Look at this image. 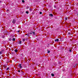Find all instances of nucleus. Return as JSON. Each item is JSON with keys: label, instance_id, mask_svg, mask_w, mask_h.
<instances>
[{"label": "nucleus", "instance_id": "nucleus-1", "mask_svg": "<svg viewBox=\"0 0 78 78\" xmlns=\"http://www.w3.org/2000/svg\"><path fill=\"white\" fill-rule=\"evenodd\" d=\"M32 33H29L28 34H26V36H27V37H29V36H30V34H32Z\"/></svg>", "mask_w": 78, "mask_h": 78}, {"label": "nucleus", "instance_id": "nucleus-2", "mask_svg": "<svg viewBox=\"0 0 78 78\" xmlns=\"http://www.w3.org/2000/svg\"><path fill=\"white\" fill-rule=\"evenodd\" d=\"M49 16L50 17H53V15L52 14H49Z\"/></svg>", "mask_w": 78, "mask_h": 78}, {"label": "nucleus", "instance_id": "nucleus-3", "mask_svg": "<svg viewBox=\"0 0 78 78\" xmlns=\"http://www.w3.org/2000/svg\"><path fill=\"white\" fill-rule=\"evenodd\" d=\"M19 67L20 68V69H22V66L21 65V64H19Z\"/></svg>", "mask_w": 78, "mask_h": 78}, {"label": "nucleus", "instance_id": "nucleus-4", "mask_svg": "<svg viewBox=\"0 0 78 78\" xmlns=\"http://www.w3.org/2000/svg\"><path fill=\"white\" fill-rule=\"evenodd\" d=\"M58 41H59V39H57L55 40V42H58Z\"/></svg>", "mask_w": 78, "mask_h": 78}, {"label": "nucleus", "instance_id": "nucleus-5", "mask_svg": "<svg viewBox=\"0 0 78 78\" xmlns=\"http://www.w3.org/2000/svg\"><path fill=\"white\" fill-rule=\"evenodd\" d=\"M12 23H16V20H14L12 21Z\"/></svg>", "mask_w": 78, "mask_h": 78}, {"label": "nucleus", "instance_id": "nucleus-6", "mask_svg": "<svg viewBox=\"0 0 78 78\" xmlns=\"http://www.w3.org/2000/svg\"><path fill=\"white\" fill-rule=\"evenodd\" d=\"M51 75L52 76H55V75H54V74L53 73L51 74Z\"/></svg>", "mask_w": 78, "mask_h": 78}, {"label": "nucleus", "instance_id": "nucleus-7", "mask_svg": "<svg viewBox=\"0 0 78 78\" xmlns=\"http://www.w3.org/2000/svg\"><path fill=\"white\" fill-rule=\"evenodd\" d=\"M15 52H17V49H15L14 50Z\"/></svg>", "mask_w": 78, "mask_h": 78}, {"label": "nucleus", "instance_id": "nucleus-8", "mask_svg": "<svg viewBox=\"0 0 78 78\" xmlns=\"http://www.w3.org/2000/svg\"><path fill=\"white\" fill-rule=\"evenodd\" d=\"M22 2L23 3H25V1H24V0H22Z\"/></svg>", "mask_w": 78, "mask_h": 78}, {"label": "nucleus", "instance_id": "nucleus-9", "mask_svg": "<svg viewBox=\"0 0 78 78\" xmlns=\"http://www.w3.org/2000/svg\"><path fill=\"white\" fill-rule=\"evenodd\" d=\"M12 41H15V38H13L12 39Z\"/></svg>", "mask_w": 78, "mask_h": 78}, {"label": "nucleus", "instance_id": "nucleus-10", "mask_svg": "<svg viewBox=\"0 0 78 78\" xmlns=\"http://www.w3.org/2000/svg\"><path fill=\"white\" fill-rule=\"evenodd\" d=\"M67 20V17L65 18V20Z\"/></svg>", "mask_w": 78, "mask_h": 78}, {"label": "nucleus", "instance_id": "nucleus-11", "mask_svg": "<svg viewBox=\"0 0 78 78\" xmlns=\"http://www.w3.org/2000/svg\"><path fill=\"white\" fill-rule=\"evenodd\" d=\"M9 70V68H7L6 69V70Z\"/></svg>", "mask_w": 78, "mask_h": 78}, {"label": "nucleus", "instance_id": "nucleus-12", "mask_svg": "<svg viewBox=\"0 0 78 78\" xmlns=\"http://www.w3.org/2000/svg\"><path fill=\"white\" fill-rule=\"evenodd\" d=\"M26 14H28V11H26Z\"/></svg>", "mask_w": 78, "mask_h": 78}, {"label": "nucleus", "instance_id": "nucleus-13", "mask_svg": "<svg viewBox=\"0 0 78 78\" xmlns=\"http://www.w3.org/2000/svg\"><path fill=\"white\" fill-rule=\"evenodd\" d=\"M21 43H22V41H20L19 42V44H21Z\"/></svg>", "mask_w": 78, "mask_h": 78}, {"label": "nucleus", "instance_id": "nucleus-14", "mask_svg": "<svg viewBox=\"0 0 78 78\" xmlns=\"http://www.w3.org/2000/svg\"><path fill=\"white\" fill-rule=\"evenodd\" d=\"M32 33H33V34H35V32H32Z\"/></svg>", "mask_w": 78, "mask_h": 78}, {"label": "nucleus", "instance_id": "nucleus-15", "mask_svg": "<svg viewBox=\"0 0 78 78\" xmlns=\"http://www.w3.org/2000/svg\"><path fill=\"white\" fill-rule=\"evenodd\" d=\"M25 41V39H23V41L24 42Z\"/></svg>", "mask_w": 78, "mask_h": 78}, {"label": "nucleus", "instance_id": "nucleus-16", "mask_svg": "<svg viewBox=\"0 0 78 78\" xmlns=\"http://www.w3.org/2000/svg\"><path fill=\"white\" fill-rule=\"evenodd\" d=\"M50 53V51H48V53Z\"/></svg>", "mask_w": 78, "mask_h": 78}, {"label": "nucleus", "instance_id": "nucleus-17", "mask_svg": "<svg viewBox=\"0 0 78 78\" xmlns=\"http://www.w3.org/2000/svg\"><path fill=\"white\" fill-rule=\"evenodd\" d=\"M30 11H32V10H31V9H30Z\"/></svg>", "mask_w": 78, "mask_h": 78}, {"label": "nucleus", "instance_id": "nucleus-18", "mask_svg": "<svg viewBox=\"0 0 78 78\" xmlns=\"http://www.w3.org/2000/svg\"><path fill=\"white\" fill-rule=\"evenodd\" d=\"M2 52H0V55H2Z\"/></svg>", "mask_w": 78, "mask_h": 78}, {"label": "nucleus", "instance_id": "nucleus-19", "mask_svg": "<svg viewBox=\"0 0 78 78\" xmlns=\"http://www.w3.org/2000/svg\"><path fill=\"white\" fill-rule=\"evenodd\" d=\"M40 14H42V12H40Z\"/></svg>", "mask_w": 78, "mask_h": 78}, {"label": "nucleus", "instance_id": "nucleus-20", "mask_svg": "<svg viewBox=\"0 0 78 78\" xmlns=\"http://www.w3.org/2000/svg\"><path fill=\"white\" fill-rule=\"evenodd\" d=\"M68 34H70V32H69L68 33Z\"/></svg>", "mask_w": 78, "mask_h": 78}, {"label": "nucleus", "instance_id": "nucleus-21", "mask_svg": "<svg viewBox=\"0 0 78 78\" xmlns=\"http://www.w3.org/2000/svg\"><path fill=\"white\" fill-rule=\"evenodd\" d=\"M18 33H20V30L18 31Z\"/></svg>", "mask_w": 78, "mask_h": 78}, {"label": "nucleus", "instance_id": "nucleus-22", "mask_svg": "<svg viewBox=\"0 0 78 78\" xmlns=\"http://www.w3.org/2000/svg\"><path fill=\"white\" fill-rule=\"evenodd\" d=\"M69 51H70V52H71V50L70 49L69 50Z\"/></svg>", "mask_w": 78, "mask_h": 78}, {"label": "nucleus", "instance_id": "nucleus-23", "mask_svg": "<svg viewBox=\"0 0 78 78\" xmlns=\"http://www.w3.org/2000/svg\"><path fill=\"white\" fill-rule=\"evenodd\" d=\"M20 72V70H19L18 71V72Z\"/></svg>", "mask_w": 78, "mask_h": 78}, {"label": "nucleus", "instance_id": "nucleus-24", "mask_svg": "<svg viewBox=\"0 0 78 78\" xmlns=\"http://www.w3.org/2000/svg\"><path fill=\"white\" fill-rule=\"evenodd\" d=\"M0 59H1V57H0Z\"/></svg>", "mask_w": 78, "mask_h": 78}, {"label": "nucleus", "instance_id": "nucleus-25", "mask_svg": "<svg viewBox=\"0 0 78 78\" xmlns=\"http://www.w3.org/2000/svg\"><path fill=\"white\" fill-rule=\"evenodd\" d=\"M77 15H78V13L77 14Z\"/></svg>", "mask_w": 78, "mask_h": 78}]
</instances>
